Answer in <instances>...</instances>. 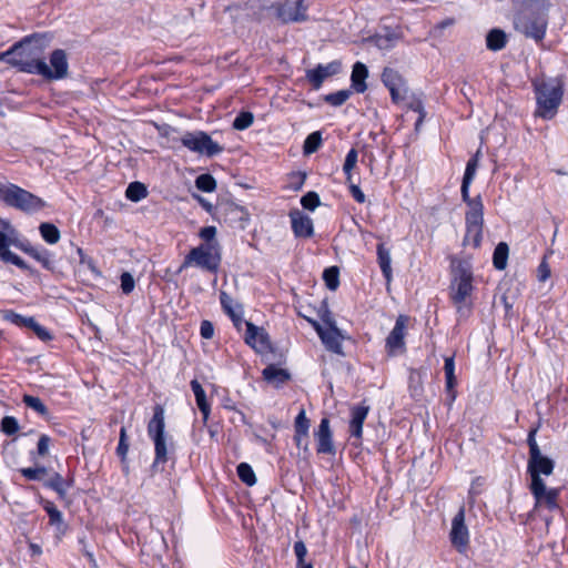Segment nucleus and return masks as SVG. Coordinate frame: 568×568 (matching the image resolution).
Wrapping results in <instances>:
<instances>
[{"label": "nucleus", "instance_id": "obj_1", "mask_svg": "<svg viewBox=\"0 0 568 568\" xmlns=\"http://www.w3.org/2000/svg\"><path fill=\"white\" fill-rule=\"evenodd\" d=\"M47 45L48 38L44 34L27 37L3 52L0 59L18 67L23 72L39 74L45 79L47 62L41 54Z\"/></svg>", "mask_w": 568, "mask_h": 568}, {"label": "nucleus", "instance_id": "obj_2", "mask_svg": "<svg viewBox=\"0 0 568 568\" xmlns=\"http://www.w3.org/2000/svg\"><path fill=\"white\" fill-rule=\"evenodd\" d=\"M473 265L468 258L452 261V282L449 295L460 315H466L470 311V297L474 286Z\"/></svg>", "mask_w": 568, "mask_h": 568}, {"label": "nucleus", "instance_id": "obj_3", "mask_svg": "<svg viewBox=\"0 0 568 568\" xmlns=\"http://www.w3.org/2000/svg\"><path fill=\"white\" fill-rule=\"evenodd\" d=\"M546 0H530L515 17V29L526 37L541 41L546 33Z\"/></svg>", "mask_w": 568, "mask_h": 568}, {"label": "nucleus", "instance_id": "obj_4", "mask_svg": "<svg viewBox=\"0 0 568 568\" xmlns=\"http://www.w3.org/2000/svg\"><path fill=\"white\" fill-rule=\"evenodd\" d=\"M537 111L536 114L544 119H551L561 102L562 88L557 79L535 83Z\"/></svg>", "mask_w": 568, "mask_h": 568}, {"label": "nucleus", "instance_id": "obj_5", "mask_svg": "<svg viewBox=\"0 0 568 568\" xmlns=\"http://www.w3.org/2000/svg\"><path fill=\"white\" fill-rule=\"evenodd\" d=\"M0 199L7 205L27 213L40 211L45 205L42 199L14 184L0 187Z\"/></svg>", "mask_w": 568, "mask_h": 568}, {"label": "nucleus", "instance_id": "obj_6", "mask_svg": "<svg viewBox=\"0 0 568 568\" xmlns=\"http://www.w3.org/2000/svg\"><path fill=\"white\" fill-rule=\"evenodd\" d=\"M221 263L219 244H200L185 256L180 271L191 265L215 273Z\"/></svg>", "mask_w": 568, "mask_h": 568}, {"label": "nucleus", "instance_id": "obj_7", "mask_svg": "<svg viewBox=\"0 0 568 568\" xmlns=\"http://www.w3.org/2000/svg\"><path fill=\"white\" fill-rule=\"evenodd\" d=\"M165 420L164 409L161 405H156L153 409V416L148 424V434L154 442L155 460L153 468L159 464L168 460V447L164 436Z\"/></svg>", "mask_w": 568, "mask_h": 568}, {"label": "nucleus", "instance_id": "obj_8", "mask_svg": "<svg viewBox=\"0 0 568 568\" xmlns=\"http://www.w3.org/2000/svg\"><path fill=\"white\" fill-rule=\"evenodd\" d=\"M181 143L192 152L212 158L223 152L224 148L213 141L204 131L185 132Z\"/></svg>", "mask_w": 568, "mask_h": 568}, {"label": "nucleus", "instance_id": "obj_9", "mask_svg": "<svg viewBox=\"0 0 568 568\" xmlns=\"http://www.w3.org/2000/svg\"><path fill=\"white\" fill-rule=\"evenodd\" d=\"M470 210L466 213V234L464 245L471 244L479 247L483 236L484 213L480 202H470Z\"/></svg>", "mask_w": 568, "mask_h": 568}, {"label": "nucleus", "instance_id": "obj_10", "mask_svg": "<svg viewBox=\"0 0 568 568\" xmlns=\"http://www.w3.org/2000/svg\"><path fill=\"white\" fill-rule=\"evenodd\" d=\"M555 463L552 459L544 456L541 453L531 455L528 458L527 470L531 477L530 489L541 490L542 483L541 475L549 476L552 474Z\"/></svg>", "mask_w": 568, "mask_h": 568}, {"label": "nucleus", "instance_id": "obj_11", "mask_svg": "<svg viewBox=\"0 0 568 568\" xmlns=\"http://www.w3.org/2000/svg\"><path fill=\"white\" fill-rule=\"evenodd\" d=\"M276 16L283 23H300L308 20L304 0H283L276 6Z\"/></svg>", "mask_w": 568, "mask_h": 568}, {"label": "nucleus", "instance_id": "obj_12", "mask_svg": "<svg viewBox=\"0 0 568 568\" xmlns=\"http://www.w3.org/2000/svg\"><path fill=\"white\" fill-rule=\"evenodd\" d=\"M450 541L453 546L459 551L464 552L469 542V532L468 528L465 524V508L462 506L458 513L452 520V529H450Z\"/></svg>", "mask_w": 568, "mask_h": 568}, {"label": "nucleus", "instance_id": "obj_13", "mask_svg": "<svg viewBox=\"0 0 568 568\" xmlns=\"http://www.w3.org/2000/svg\"><path fill=\"white\" fill-rule=\"evenodd\" d=\"M246 333L244 341L257 353H266L271 349L270 336L263 327L254 325L252 322H245Z\"/></svg>", "mask_w": 568, "mask_h": 568}, {"label": "nucleus", "instance_id": "obj_14", "mask_svg": "<svg viewBox=\"0 0 568 568\" xmlns=\"http://www.w3.org/2000/svg\"><path fill=\"white\" fill-rule=\"evenodd\" d=\"M69 74L68 57L64 50L55 49L50 55V65L47 63V80H61Z\"/></svg>", "mask_w": 568, "mask_h": 568}, {"label": "nucleus", "instance_id": "obj_15", "mask_svg": "<svg viewBox=\"0 0 568 568\" xmlns=\"http://www.w3.org/2000/svg\"><path fill=\"white\" fill-rule=\"evenodd\" d=\"M4 320L11 322L12 324L19 327H28L32 329L41 341L45 342L52 338L51 334L44 327L39 325L33 317L22 316L10 311L4 314Z\"/></svg>", "mask_w": 568, "mask_h": 568}, {"label": "nucleus", "instance_id": "obj_16", "mask_svg": "<svg viewBox=\"0 0 568 568\" xmlns=\"http://www.w3.org/2000/svg\"><path fill=\"white\" fill-rule=\"evenodd\" d=\"M317 440V453L318 454H335V447L332 439V432L329 428V420L323 418L320 423L318 429L315 433Z\"/></svg>", "mask_w": 568, "mask_h": 568}, {"label": "nucleus", "instance_id": "obj_17", "mask_svg": "<svg viewBox=\"0 0 568 568\" xmlns=\"http://www.w3.org/2000/svg\"><path fill=\"white\" fill-rule=\"evenodd\" d=\"M339 69L341 63L337 61L331 62L326 65L320 64L315 69L308 70L306 78L315 89H318L326 78L338 73Z\"/></svg>", "mask_w": 568, "mask_h": 568}, {"label": "nucleus", "instance_id": "obj_18", "mask_svg": "<svg viewBox=\"0 0 568 568\" xmlns=\"http://www.w3.org/2000/svg\"><path fill=\"white\" fill-rule=\"evenodd\" d=\"M292 229L298 237H311L314 233L312 219L303 212L296 210L291 212Z\"/></svg>", "mask_w": 568, "mask_h": 568}, {"label": "nucleus", "instance_id": "obj_19", "mask_svg": "<svg viewBox=\"0 0 568 568\" xmlns=\"http://www.w3.org/2000/svg\"><path fill=\"white\" fill-rule=\"evenodd\" d=\"M407 317L404 315H399L396 320L395 326L386 338V346L389 348L390 353L396 352L397 349H402L405 346L404 337H405V328H406Z\"/></svg>", "mask_w": 568, "mask_h": 568}, {"label": "nucleus", "instance_id": "obj_20", "mask_svg": "<svg viewBox=\"0 0 568 568\" xmlns=\"http://www.w3.org/2000/svg\"><path fill=\"white\" fill-rule=\"evenodd\" d=\"M220 301L225 313L231 317L233 324L237 329H241L242 324L246 321L243 320L242 305L234 303L233 298L225 292H221Z\"/></svg>", "mask_w": 568, "mask_h": 568}, {"label": "nucleus", "instance_id": "obj_21", "mask_svg": "<svg viewBox=\"0 0 568 568\" xmlns=\"http://www.w3.org/2000/svg\"><path fill=\"white\" fill-rule=\"evenodd\" d=\"M320 337L328 351L343 354L342 341L344 339V335L337 326H332V328H325L324 332H320Z\"/></svg>", "mask_w": 568, "mask_h": 568}, {"label": "nucleus", "instance_id": "obj_22", "mask_svg": "<svg viewBox=\"0 0 568 568\" xmlns=\"http://www.w3.org/2000/svg\"><path fill=\"white\" fill-rule=\"evenodd\" d=\"M369 407L366 405H357L352 408V418L349 422V433L356 438L362 437L363 424L367 417Z\"/></svg>", "mask_w": 568, "mask_h": 568}, {"label": "nucleus", "instance_id": "obj_23", "mask_svg": "<svg viewBox=\"0 0 568 568\" xmlns=\"http://www.w3.org/2000/svg\"><path fill=\"white\" fill-rule=\"evenodd\" d=\"M532 496L536 499V507L538 506H546L548 509L552 510L558 507L557 498H558V489L551 488L548 489L546 487V484L542 483V489L541 490H534L530 489Z\"/></svg>", "mask_w": 568, "mask_h": 568}, {"label": "nucleus", "instance_id": "obj_24", "mask_svg": "<svg viewBox=\"0 0 568 568\" xmlns=\"http://www.w3.org/2000/svg\"><path fill=\"white\" fill-rule=\"evenodd\" d=\"M367 77H368L367 67L362 62H356L353 65L351 81H352V88L357 93H363L366 91L367 85H366L365 81H366Z\"/></svg>", "mask_w": 568, "mask_h": 568}, {"label": "nucleus", "instance_id": "obj_25", "mask_svg": "<svg viewBox=\"0 0 568 568\" xmlns=\"http://www.w3.org/2000/svg\"><path fill=\"white\" fill-rule=\"evenodd\" d=\"M263 377L266 382L278 387L287 382L291 375L286 369L278 368L275 365H268L263 369Z\"/></svg>", "mask_w": 568, "mask_h": 568}, {"label": "nucleus", "instance_id": "obj_26", "mask_svg": "<svg viewBox=\"0 0 568 568\" xmlns=\"http://www.w3.org/2000/svg\"><path fill=\"white\" fill-rule=\"evenodd\" d=\"M22 250L38 261L44 268L53 271L54 265L51 260V254L45 248H38L34 246H23Z\"/></svg>", "mask_w": 568, "mask_h": 568}, {"label": "nucleus", "instance_id": "obj_27", "mask_svg": "<svg viewBox=\"0 0 568 568\" xmlns=\"http://www.w3.org/2000/svg\"><path fill=\"white\" fill-rule=\"evenodd\" d=\"M399 39V33L386 30L385 33H379L373 37L371 41L381 50H389L395 47Z\"/></svg>", "mask_w": 568, "mask_h": 568}, {"label": "nucleus", "instance_id": "obj_28", "mask_svg": "<svg viewBox=\"0 0 568 568\" xmlns=\"http://www.w3.org/2000/svg\"><path fill=\"white\" fill-rule=\"evenodd\" d=\"M191 388L195 395L197 407L203 415V422L206 423L210 415V405L206 400L205 392L196 379L191 382Z\"/></svg>", "mask_w": 568, "mask_h": 568}, {"label": "nucleus", "instance_id": "obj_29", "mask_svg": "<svg viewBox=\"0 0 568 568\" xmlns=\"http://www.w3.org/2000/svg\"><path fill=\"white\" fill-rule=\"evenodd\" d=\"M507 43L506 33L500 29H493L486 37L487 48L491 51H499L505 48Z\"/></svg>", "mask_w": 568, "mask_h": 568}, {"label": "nucleus", "instance_id": "obj_30", "mask_svg": "<svg viewBox=\"0 0 568 568\" xmlns=\"http://www.w3.org/2000/svg\"><path fill=\"white\" fill-rule=\"evenodd\" d=\"M444 371L446 376V389L450 395V400L453 402L456 397V394L454 392V387L456 385L455 363L453 357L445 358Z\"/></svg>", "mask_w": 568, "mask_h": 568}, {"label": "nucleus", "instance_id": "obj_31", "mask_svg": "<svg viewBox=\"0 0 568 568\" xmlns=\"http://www.w3.org/2000/svg\"><path fill=\"white\" fill-rule=\"evenodd\" d=\"M377 257L379 267L387 280L389 282L392 280V267H390V254L389 251L384 246V244L377 245Z\"/></svg>", "mask_w": 568, "mask_h": 568}, {"label": "nucleus", "instance_id": "obj_32", "mask_svg": "<svg viewBox=\"0 0 568 568\" xmlns=\"http://www.w3.org/2000/svg\"><path fill=\"white\" fill-rule=\"evenodd\" d=\"M508 252H509V248L505 242H500L497 244V246L494 251V255H493L494 266L497 270L503 271L506 268Z\"/></svg>", "mask_w": 568, "mask_h": 568}, {"label": "nucleus", "instance_id": "obj_33", "mask_svg": "<svg viewBox=\"0 0 568 568\" xmlns=\"http://www.w3.org/2000/svg\"><path fill=\"white\" fill-rule=\"evenodd\" d=\"M382 81L387 89L403 87V84H405V80L399 72L392 68H385L383 70Z\"/></svg>", "mask_w": 568, "mask_h": 568}, {"label": "nucleus", "instance_id": "obj_34", "mask_svg": "<svg viewBox=\"0 0 568 568\" xmlns=\"http://www.w3.org/2000/svg\"><path fill=\"white\" fill-rule=\"evenodd\" d=\"M125 196L132 202H139L148 196L146 186L141 182H132L128 185Z\"/></svg>", "mask_w": 568, "mask_h": 568}, {"label": "nucleus", "instance_id": "obj_35", "mask_svg": "<svg viewBox=\"0 0 568 568\" xmlns=\"http://www.w3.org/2000/svg\"><path fill=\"white\" fill-rule=\"evenodd\" d=\"M39 231H40L43 240L49 244H55L60 240V231L52 223H48V222L41 223L39 226Z\"/></svg>", "mask_w": 568, "mask_h": 568}, {"label": "nucleus", "instance_id": "obj_36", "mask_svg": "<svg viewBox=\"0 0 568 568\" xmlns=\"http://www.w3.org/2000/svg\"><path fill=\"white\" fill-rule=\"evenodd\" d=\"M325 285L331 291H335L339 285V272L336 266L328 267L323 273Z\"/></svg>", "mask_w": 568, "mask_h": 568}, {"label": "nucleus", "instance_id": "obj_37", "mask_svg": "<svg viewBox=\"0 0 568 568\" xmlns=\"http://www.w3.org/2000/svg\"><path fill=\"white\" fill-rule=\"evenodd\" d=\"M237 476L247 486H253L256 483L255 474L252 467L246 463H241L237 466Z\"/></svg>", "mask_w": 568, "mask_h": 568}, {"label": "nucleus", "instance_id": "obj_38", "mask_svg": "<svg viewBox=\"0 0 568 568\" xmlns=\"http://www.w3.org/2000/svg\"><path fill=\"white\" fill-rule=\"evenodd\" d=\"M195 185L203 192H213L216 189V181L211 174H201L196 178Z\"/></svg>", "mask_w": 568, "mask_h": 568}, {"label": "nucleus", "instance_id": "obj_39", "mask_svg": "<svg viewBox=\"0 0 568 568\" xmlns=\"http://www.w3.org/2000/svg\"><path fill=\"white\" fill-rule=\"evenodd\" d=\"M22 400L29 408L36 410L38 414L42 416L48 415V408L39 397L24 395Z\"/></svg>", "mask_w": 568, "mask_h": 568}, {"label": "nucleus", "instance_id": "obj_40", "mask_svg": "<svg viewBox=\"0 0 568 568\" xmlns=\"http://www.w3.org/2000/svg\"><path fill=\"white\" fill-rule=\"evenodd\" d=\"M44 485L54 489L60 496L65 494V481L62 476L58 473L52 474L45 481Z\"/></svg>", "mask_w": 568, "mask_h": 568}, {"label": "nucleus", "instance_id": "obj_41", "mask_svg": "<svg viewBox=\"0 0 568 568\" xmlns=\"http://www.w3.org/2000/svg\"><path fill=\"white\" fill-rule=\"evenodd\" d=\"M322 143V136L320 132L311 133L304 141L303 150L305 154H312L317 151Z\"/></svg>", "mask_w": 568, "mask_h": 568}, {"label": "nucleus", "instance_id": "obj_42", "mask_svg": "<svg viewBox=\"0 0 568 568\" xmlns=\"http://www.w3.org/2000/svg\"><path fill=\"white\" fill-rule=\"evenodd\" d=\"M254 116L251 112H241L233 121V128L242 131L252 125Z\"/></svg>", "mask_w": 568, "mask_h": 568}, {"label": "nucleus", "instance_id": "obj_43", "mask_svg": "<svg viewBox=\"0 0 568 568\" xmlns=\"http://www.w3.org/2000/svg\"><path fill=\"white\" fill-rule=\"evenodd\" d=\"M351 97L349 90H341L325 97V101L334 106H339L345 103Z\"/></svg>", "mask_w": 568, "mask_h": 568}, {"label": "nucleus", "instance_id": "obj_44", "mask_svg": "<svg viewBox=\"0 0 568 568\" xmlns=\"http://www.w3.org/2000/svg\"><path fill=\"white\" fill-rule=\"evenodd\" d=\"M479 155H480V151L478 150L476 152V154L467 162L465 174L463 178V180L466 181V183H471V181L476 174Z\"/></svg>", "mask_w": 568, "mask_h": 568}, {"label": "nucleus", "instance_id": "obj_45", "mask_svg": "<svg viewBox=\"0 0 568 568\" xmlns=\"http://www.w3.org/2000/svg\"><path fill=\"white\" fill-rule=\"evenodd\" d=\"M295 433H301L302 435H308L310 420L306 417L305 410L302 409L295 418L294 423Z\"/></svg>", "mask_w": 568, "mask_h": 568}, {"label": "nucleus", "instance_id": "obj_46", "mask_svg": "<svg viewBox=\"0 0 568 568\" xmlns=\"http://www.w3.org/2000/svg\"><path fill=\"white\" fill-rule=\"evenodd\" d=\"M20 471L29 480H43L47 475L45 467L22 468Z\"/></svg>", "mask_w": 568, "mask_h": 568}, {"label": "nucleus", "instance_id": "obj_47", "mask_svg": "<svg viewBox=\"0 0 568 568\" xmlns=\"http://www.w3.org/2000/svg\"><path fill=\"white\" fill-rule=\"evenodd\" d=\"M128 452H129V443H128L126 429H125V427H122L120 429V439H119V445L116 448V453L121 457L122 463H125Z\"/></svg>", "mask_w": 568, "mask_h": 568}, {"label": "nucleus", "instance_id": "obj_48", "mask_svg": "<svg viewBox=\"0 0 568 568\" xmlns=\"http://www.w3.org/2000/svg\"><path fill=\"white\" fill-rule=\"evenodd\" d=\"M357 163V151L355 149L349 150V152L346 155L343 170L345 174L347 175V181H351L352 179V170L355 168Z\"/></svg>", "mask_w": 568, "mask_h": 568}, {"label": "nucleus", "instance_id": "obj_49", "mask_svg": "<svg viewBox=\"0 0 568 568\" xmlns=\"http://www.w3.org/2000/svg\"><path fill=\"white\" fill-rule=\"evenodd\" d=\"M301 204L304 209L313 211L320 205V196L316 192H307L301 199Z\"/></svg>", "mask_w": 568, "mask_h": 568}, {"label": "nucleus", "instance_id": "obj_50", "mask_svg": "<svg viewBox=\"0 0 568 568\" xmlns=\"http://www.w3.org/2000/svg\"><path fill=\"white\" fill-rule=\"evenodd\" d=\"M1 430L7 435H13L19 430L18 420L12 416H6L1 420Z\"/></svg>", "mask_w": 568, "mask_h": 568}, {"label": "nucleus", "instance_id": "obj_51", "mask_svg": "<svg viewBox=\"0 0 568 568\" xmlns=\"http://www.w3.org/2000/svg\"><path fill=\"white\" fill-rule=\"evenodd\" d=\"M216 236V227L215 226H205L200 231V237L204 241L203 244H219L215 241Z\"/></svg>", "mask_w": 568, "mask_h": 568}, {"label": "nucleus", "instance_id": "obj_52", "mask_svg": "<svg viewBox=\"0 0 568 568\" xmlns=\"http://www.w3.org/2000/svg\"><path fill=\"white\" fill-rule=\"evenodd\" d=\"M45 510L49 515L51 525L58 526L62 524V514L52 503L47 504Z\"/></svg>", "mask_w": 568, "mask_h": 568}, {"label": "nucleus", "instance_id": "obj_53", "mask_svg": "<svg viewBox=\"0 0 568 568\" xmlns=\"http://www.w3.org/2000/svg\"><path fill=\"white\" fill-rule=\"evenodd\" d=\"M538 432V427H534L529 430L527 444L529 446V456L537 455L541 453L537 442H536V434Z\"/></svg>", "mask_w": 568, "mask_h": 568}, {"label": "nucleus", "instance_id": "obj_54", "mask_svg": "<svg viewBox=\"0 0 568 568\" xmlns=\"http://www.w3.org/2000/svg\"><path fill=\"white\" fill-rule=\"evenodd\" d=\"M2 261L3 262H7V263H11L20 268H27V264L24 263V261L18 256L17 254H14L13 252H11L10 250H8V252H6L3 255H2Z\"/></svg>", "mask_w": 568, "mask_h": 568}, {"label": "nucleus", "instance_id": "obj_55", "mask_svg": "<svg viewBox=\"0 0 568 568\" xmlns=\"http://www.w3.org/2000/svg\"><path fill=\"white\" fill-rule=\"evenodd\" d=\"M388 90H389V93L392 97V101L394 103H399L400 101L405 100L406 94H407L406 83L403 84V87H394Z\"/></svg>", "mask_w": 568, "mask_h": 568}, {"label": "nucleus", "instance_id": "obj_56", "mask_svg": "<svg viewBox=\"0 0 568 568\" xmlns=\"http://www.w3.org/2000/svg\"><path fill=\"white\" fill-rule=\"evenodd\" d=\"M134 288V278L133 276L124 272L121 275V290L124 294H130Z\"/></svg>", "mask_w": 568, "mask_h": 568}, {"label": "nucleus", "instance_id": "obj_57", "mask_svg": "<svg viewBox=\"0 0 568 568\" xmlns=\"http://www.w3.org/2000/svg\"><path fill=\"white\" fill-rule=\"evenodd\" d=\"M537 276L540 282H545L550 277V267L546 260H542V262L539 264Z\"/></svg>", "mask_w": 568, "mask_h": 568}, {"label": "nucleus", "instance_id": "obj_58", "mask_svg": "<svg viewBox=\"0 0 568 568\" xmlns=\"http://www.w3.org/2000/svg\"><path fill=\"white\" fill-rule=\"evenodd\" d=\"M51 439L48 435H41L38 442V454L40 456H45L49 453V444Z\"/></svg>", "mask_w": 568, "mask_h": 568}, {"label": "nucleus", "instance_id": "obj_59", "mask_svg": "<svg viewBox=\"0 0 568 568\" xmlns=\"http://www.w3.org/2000/svg\"><path fill=\"white\" fill-rule=\"evenodd\" d=\"M294 552L296 555V558H297V562L298 564H303V561H305V556L307 554V549H306V546L303 541H296L294 544Z\"/></svg>", "mask_w": 568, "mask_h": 568}, {"label": "nucleus", "instance_id": "obj_60", "mask_svg": "<svg viewBox=\"0 0 568 568\" xmlns=\"http://www.w3.org/2000/svg\"><path fill=\"white\" fill-rule=\"evenodd\" d=\"M321 320L324 323L325 328H332V326H336V322L329 312V310L325 306V308L321 313Z\"/></svg>", "mask_w": 568, "mask_h": 568}, {"label": "nucleus", "instance_id": "obj_61", "mask_svg": "<svg viewBox=\"0 0 568 568\" xmlns=\"http://www.w3.org/2000/svg\"><path fill=\"white\" fill-rule=\"evenodd\" d=\"M200 333H201V336L205 339L212 338L213 334H214V327H213L212 323L209 321H203L201 323Z\"/></svg>", "mask_w": 568, "mask_h": 568}, {"label": "nucleus", "instance_id": "obj_62", "mask_svg": "<svg viewBox=\"0 0 568 568\" xmlns=\"http://www.w3.org/2000/svg\"><path fill=\"white\" fill-rule=\"evenodd\" d=\"M349 190H351V193L353 195V197L358 202V203H364L365 202V194L362 192V190L359 189L358 185L356 184H351L349 185Z\"/></svg>", "mask_w": 568, "mask_h": 568}, {"label": "nucleus", "instance_id": "obj_63", "mask_svg": "<svg viewBox=\"0 0 568 568\" xmlns=\"http://www.w3.org/2000/svg\"><path fill=\"white\" fill-rule=\"evenodd\" d=\"M307 436L308 435H302L301 433H295L294 440L298 448H303L305 452L307 450Z\"/></svg>", "mask_w": 568, "mask_h": 568}, {"label": "nucleus", "instance_id": "obj_64", "mask_svg": "<svg viewBox=\"0 0 568 568\" xmlns=\"http://www.w3.org/2000/svg\"><path fill=\"white\" fill-rule=\"evenodd\" d=\"M455 23V19L454 18H447L443 21H440L438 24L435 26L434 28V33H440V31H443L445 28L447 27H450Z\"/></svg>", "mask_w": 568, "mask_h": 568}]
</instances>
